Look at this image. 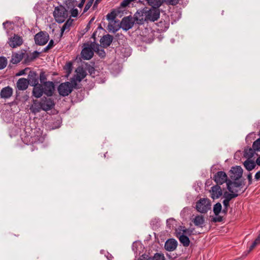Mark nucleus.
I'll return each mask as SVG.
<instances>
[{
	"mask_svg": "<svg viewBox=\"0 0 260 260\" xmlns=\"http://www.w3.org/2000/svg\"><path fill=\"white\" fill-rule=\"evenodd\" d=\"M213 179L218 185L225 182L227 184L228 181L229 180L226 173L223 171H219L216 173L214 176Z\"/></svg>",
	"mask_w": 260,
	"mask_h": 260,
	"instance_id": "obj_10",
	"label": "nucleus"
},
{
	"mask_svg": "<svg viewBox=\"0 0 260 260\" xmlns=\"http://www.w3.org/2000/svg\"><path fill=\"white\" fill-rule=\"evenodd\" d=\"M87 70L91 75L94 74L95 70L94 68L90 66H89L87 68Z\"/></svg>",
	"mask_w": 260,
	"mask_h": 260,
	"instance_id": "obj_50",
	"label": "nucleus"
},
{
	"mask_svg": "<svg viewBox=\"0 0 260 260\" xmlns=\"http://www.w3.org/2000/svg\"><path fill=\"white\" fill-rule=\"evenodd\" d=\"M242 184L241 182H236L230 180L227 182V188L230 192L235 191L238 193L239 190L237 188L241 187Z\"/></svg>",
	"mask_w": 260,
	"mask_h": 260,
	"instance_id": "obj_15",
	"label": "nucleus"
},
{
	"mask_svg": "<svg viewBox=\"0 0 260 260\" xmlns=\"http://www.w3.org/2000/svg\"><path fill=\"white\" fill-rule=\"evenodd\" d=\"M135 1H136V0H123L120 3V7L125 8L128 6L131 2Z\"/></svg>",
	"mask_w": 260,
	"mask_h": 260,
	"instance_id": "obj_42",
	"label": "nucleus"
},
{
	"mask_svg": "<svg viewBox=\"0 0 260 260\" xmlns=\"http://www.w3.org/2000/svg\"><path fill=\"white\" fill-rule=\"evenodd\" d=\"M64 4L68 10L75 8L77 5V2L76 0H64Z\"/></svg>",
	"mask_w": 260,
	"mask_h": 260,
	"instance_id": "obj_29",
	"label": "nucleus"
},
{
	"mask_svg": "<svg viewBox=\"0 0 260 260\" xmlns=\"http://www.w3.org/2000/svg\"><path fill=\"white\" fill-rule=\"evenodd\" d=\"M42 86L44 93L46 95L49 96L53 95L54 90V85L52 82H46L42 85Z\"/></svg>",
	"mask_w": 260,
	"mask_h": 260,
	"instance_id": "obj_13",
	"label": "nucleus"
},
{
	"mask_svg": "<svg viewBox=\"0 0 260 260\" xmlns=\"http://www.w3.org/2000/svg\"><path fill=\"white\" fill-rule=\"evenodd\" d=\"M222 209L221 204L220 203H217L214 205L213 212L216 216L218 215Z\"/></svg>",
	"mask_w": 260,
	"mask_h": 260,
	"instance_id": "obj_34",
	"label": "nucleus"
},
{
	"mask_svg": "<svg viewBox=\"0 0 260 260\" xmlns=\"http://www.w3.org/2000/svg\"><path fill=\"white\" fill-rule=\"evenodd\" d=\"M24 74V71H21L18 74V75H22Z\"/></svg>",
	"mask_w": 260,
	"mask_h": 260,
	"instance_id": "obj_59",
	"label": "nucleus"
},
{
	"mask_svg": "<svg viewBox=\"0 0 260 260\" xmlns=\"http://www.w3.org/2000/svg\"><path fill=\"white\" fill-rule=\"evenodd\" d=\"M53 16L57 22L61 23L63 22L68 17V10L64 7L62 6L56 7L55 8L53 12Z\"/></svg>",
	"mask_w": 260,
	"mask_h": 260,
	"instance_id": "obj_1",
	"label": "nucleus"
},
{
	"mask_svg": "<svg viewBox=\"0 0 260 260\" xmlns=\"http://www.w3.org/2000/svg\"><path fill=\"white\" fill-rule=\"evenodd\" d=\"M255 165L257 164L258 166H260V156L257 158L255 161Z\"/></svg>",
	"mask_w": 260,
	"mask_h": 260,
	"instance_id": "obj_58",
	"label": "nucleus"
},
{
	"mask_svg": "<svg viewBox=\"0 0 260 260\" xmlns=\"http://www.w3.org/2000/svg\"><path fill=\"white\" fill-rule=\"evenodd\" d=\"M255 150L253 148H249L244 150V156L247 159H251L255 154Z\"/></svg>",
	"mask_w": 260,
	"mask_h": 260,
	"instance_id": "obj_31",
	"label": "nucleus"
},
{
	"mask_svg": "<svg viewBox=\"0 0 260 260\" xmlns=\"http://www.w3.org/2000/svg\"><path fill=\"white\" fill-rule=\"evenodd\" d=\"M113 40V37L109 34L104 35L100 39V43L101 47L103 48H107L112 43Z\"/></svg>",
	"mask_w": 260,
	"mask_h": 260,
	"instance_id": "obj_17",
	"label": "nucleus"
},
{
	"mask_svg": "<svg viewBox=\"0 0 260 260\" xmlns=\"http://www.w3.org/2000/svg\"><path fill=\"white\" fill-rule=\"evenodd\" d=\"M22 38L17 35H14L13 37H11L9 39V44L10 46L13 48L18 46H20L22 44Z\"/></svg>",
	"mask_w": 260,
	"mask_h": 260,
	"instance_id": "obj_14",
	"label": "nucleus"
},
{
	"mask_svg": "<svg viewBox=\"0 0 260 260\" xmlns=\"http://www.w3.org/2000/svg\"><path fill=\"white\" fill-rule=\"evenodd\" d=\"M44 93L42 85L37 83L34 85L32 90V94L34 96L39 98L43 95Z\"/></svg>",
	"mask_w": 260,
	"mask_h": 260,
	"instance_id": "obj_19",
	"label": "nucleus"
},
{
	"mask_svg": "<svg viewBox=\"0 0 260 260\" xmlns=\"http://www.w3.org/2000/svg\"><path fill=\"white\" fill-rule=\"evenodd\" d=\"M17 87L20 90H24L28 87V81L25 78H20L17 82Z\"/></svg>",
	"mask_w": 260,
	"mask_h": 260,
	"instance_id": "obj_23",
	"label": "nucleus"
},
{
	"mask_svg": "<svg viewBox=\"0 0 260 260\" xmlns=\"http://www.w3.org/2000/svg\"><path fill=\"white\" fill-rule=\"evenodd\" d=\"M116 14L114 12H112L110 13H108L106 16L107 20H111L112 21H114V20L116 18Z\"/></svg>",
	"mask_w": 260,
	"mask_h": 260,
	"instance_id": "obj_43",
	"label": "nucleus"
},
{
	"mask_svg": "<svg viewBox=\"0 0 260 260\" xmlns=\"http://www.w3.org/2000/svg\"><path fill=\"white\" fill-rule=\"evenodd\" d=\"M42 110L45 111L51 110L54 106V101L51 98H43L41 101Z\"/></svg>",
	"mask_w": 260,
	"mask_h": 260,
	"instance_id": "obj_12",
	"label": "nucleus"
},
{
	"mask_svg": "<svg viewBox=\"0 0 260 260\" xmlns=\"http://www.w3.org/2000/svg\"><path fill=\"white\" fill-rule=\"evenodd\" d=\"M243 169L240 166H236L232 167L229 171V175L230 179L232 181H237L239 180L242 176Z\"/></svg>",
	"mask_w": 260,
	"mask_h": 260,
	"instance_id": "obj_5",
	"label": "nucleus"
},
{
	"mask_svg": "<svg viewBox=\"0 0 260 260\" xmlns=\"http://www.w3.org/2000/svg\"><path fill=\"white\" fill-rule=\"evenodd\" d=\"M46 75L44 73H41V74H40V82L41 83H42L43 84L46 82Z\"/></svg>",
	"mask_w": 260,
	"mask_h": 260,
	"instance_id": "obj_48",
	"label": "nucleus"
},
{
	"mask_svg": "<svg viewBox=\"0 0 260 260\" xmlns=\"http://www.w3.org/2000/svg\"><path fill=\"white\" fill-rule=\"evenodd\" d=\"M22 59L21 54L15 53L13 54L11 59V62L13 63L16 64L19 62Z\"/></svg>",
	"mask_w": 260,
	"mask_h": 260,
	"instance_id": "obj_33",
	"label": "nucleus"
},
{
	"mask_svg": "<svg viewBox=\"0 0 260 260\" xmlns=\"http://www.w3.org/2000/svg\"><path fill=\"white\" fill-rule=\"evenodd\" d=\"M31 112L34 114L40 112L42 110V106L41 101L40 102H34V104L30 107Z\"/></svg>",
	"mask_w": 260,
	"mask_h": 260,
	"instance_id": "obj_25",
	"label": "nucleus"
},
{
	"mask_svg": "<svg viewBox=\"0 0 260 260\" xmlns=\"http://www.w3.org/2000/svg\"><path fill=\"white\" fill-rule=\"evenodd\" d=\"M177 241L174 239H170L166 242L165 244V248L166 250L169 251H173L175 250L177 246Z\"/></svg>",
	"mask_w": 260,
	"mask_h": 260,
	"instance_id": "obj_18",
	"label": "nucleus"
},
{
	"mask_svg": "<svg viewBox=\"0 0 260 260\" xmlns=\"http://www.w3.org/2000/svg\"><path fill=\"white\" fill-rule=\"evenodd\" d=\"M93 2L91 1V0L88 1L87 4H86V5L84 8L83 13H85L89 9V8L91 7V6H92V5L93 4Z\"/></svg>",
	"mask_w": 260,
	"mask_h": 260,
	"instance_id": "obj_44",
	"label": "nucleus"
},
{
	"mask_svg": "<svg viewBox=\"0 0 260 260\" xmlns=\"http://www.w3.org/2000/svg\"><path fill=\"white\" fill-rule=\"evenodd\" d=\"M85 1L86 0H81V2L78 4V6L79 8H82L84 5Z\"/></svg>",
	"mask_w": 260,
	"mask_h": 260,
	"instance_id": "obj_55",
	"label": "nucleus"
},
{
	"mask_svg": "<svg viewBox=\"0 0 260 260\" xmlns=\"http://www.w3.org/2000/svg\"><path fill=\"white\" fill-rule=\"evenodd\" d=\"M252 148L256 151H260V138L253 142Z\"/></svg>",
	"mask_w": 260,
	"mask_h": 260,
	"instance_id": "obj_37",
	"label": "nucleus"
},
{
	"mask_svg": "<svg viewBox=\"0 0 260 260\" xmlns=\"http://www.w3.org/2000/svg\"><path fill=\"white\" fill-rule=\"evenodd\" d=\"M255 179L256 180H260V171L256 173L254 176Z\"/></svg>",
	"mask_w": 260,
	"mask_h": 260,
	"instance_id": "obj_53",
	"label": "nucleus"
},
{
	"mask_svg": "<svg viewBox=\"0 0 260 260\" xmlns=\"http://www.w3.org/2000/svg\"><path fill=\"white\" fill-rule=\"evenodd\" d=\"M107 154V152H106L105 154H104L105 157H106V154Z\"/></svg>",
	"mask_w": 260,
	"mask_h": 260,
	"instance_id": "obj_64",
	"label": "nucleus"
},
{
	"mask_svg": "<svg viewBox=\"0 0 260 260\" xmlns=\"http://www.w3.org/2000/svg\"><path fill=\"white\" fill-rule=\"evenodd\" d=\"M180 231H182V233H181V234H186V235H188L189 236L191 235L192 234V232H193V230H190V229H185L184 227H182V226H180Z\"/></svg>",
	"mask_w": 260,
	"mask_h": 260,
	"instance_id": "obj_39",
	"label": "nucleus"
},
{
	"mask_svg": "<svg viewBox=\"0 0 260 260\" xmlns=\"http://www.w3.org/2000/svg\"><path fill=\"white\" fill-rule=\"evenodd\" d=\"M76 86V85H74L72 82H66L61 83L59 85L58 91L60 95L66 96L71 93L73 88H75Z\"/></svg>",
	"mask_w": 260,
	"mask_h": 260,
	"instance_id": "obj_2",
	"label": "nucleus"
},
{
	"mask_svg": "<svg viewBox=\"0 0 260 260\" xmlns=\"http://www.w3.org/2000/svg\"><path fill=\"white\" fill-rule=\"evenodd\" d=\"M228 208H225L224 207V209L222 210V212L226 213L227 212V211H228Z\"/></svg>",
	"mask_w": 260,
	"mask_h": 260,
	"instance_id": "obj_60",
	"label": "nucleus"
},
{
	"mask_svg": "<svg viewBox=\"0 0 260 260\" xmlns=\"http://www.w3.org/2000/svg\"><path fill=\"white\" fill-rule=\"evenodd\" d=\"M135 21L132 16L124 17L120 23L121 27L124 30H128L134 26Z\"/></svg>",
	"mask_w": 260,
	"mask_h": 260,
	"instance_id": "obj_9",
	"label": "nucleus"
},
{
	"mask_svg": "<svg viewBox=\"0 0 260 260\" xmlns=\"http://www.w3.org/2000/svg\"><path fill=\"white\" fill-rule=\"evenodd\" d=\"M92 46L93 51L97 53L101 57L103 58L105 56L106 53L104 50L102 48L101 45L100 46L98 44L92 42Z\"/></svg>",
	"mask_w": 260,
	"mask_h": 260,
	"instance_id": "obj_21",
	"label": "nucleus"
},
{
	"mask_svg": "<svg viewBox=\"0 0 260 260\" xmlns=\"http://www.w3.org/2000/svg\"><path fill=\"white\" fill-rule=\"evenodd\" d=\"M210 192H211V198L213 200L218 199L222 194V189L218 185L212 186Z\"/></svg>",
	"mask_w": 260,
	"mask_h": 260,
	"instance_id": "obj_16",
	"label": "nucleus"
},
{
	"mask_svg": "<svg viewBox=\"0 0 260 260\" xmlns=\"http://www.w3.org/2000/svg\"><path fill=\"white\" fill-rule=\"evenodd\" d=\"M116 37L119 36V34H117L116 35Z\"/></svg>",
	"mask_w": 260,
	"mask_h": 260,
	"instance_id": "obj_63",
	"label": "nucleus"
},
{
	"mask_svg": "<svg viewBox=\"0 0 260 260\" xmlns=\"http://www.w3.org/2000/svg\"><path fill=\"white\" fill-rule=\"evenodd\" d=\"M115 22L112 21L108 24L107 29L110 32L114 33L119 29V27L118 26L115 25Z\"/></svg>",
	"mask_w": 260,
	"mask_h": 260,
	"instance_id": "obj_32",
	"label": "nucleus"
},
{
	"mask_svg": "<svg viewBox=\"0 0 260 260\" xmlns=\"http://www.w3.org/2000/svg\"><path fill=\"white\" fill-rule=\"evenodd\" d=\"M7 64V60L5 57H0V70L4 69Z\"/></svg>",
	"mask_w": 260,
	"mask_h": 260,
	"instance_id": "obj_36",
	"label": "nucleus"
},
{
	"mask_svg": "<svg viewBox=\"0 0 260 260\" xmlns=\"http://www.w3.org/2000/svg\"><path fill=\"white\" fill-rule=\"evenodd\" d=\"M136 260H151V256L148 254H143Z\"/></svg>",
	"mask_w": 260,
	"mask_h": 260,
	"instance_id": "obj_45",
	"label": "nucleus"
},
{
	"mask_svg": "<svg viewBox=\"0 0 260 260\" xmlns=\"http://www.w3.org/2000/svg\"><path fill=\"white\" fill-rule=\"evenodd\" d=\"M238 196V193L235 191H233V192H228L225 191L223 194V197L224 199L230 201L232 199L236 198Z\"/></svg>",
	"mask_w": 260,
	"mask_h": 260,
	"instance_id": "obj_30",
	"label": "nucleus"
},
{
	"mask_svg": "<svg viewBox=\"0 0 260 260\" xmlns=\"http://www.w3.org/2000/svg\"><path fill=\"white\" fill-rule=\"evenodd\" d=\"M160 16L159 10L157 8H152L146 10V21H155Z\"/></svg>",
	"mask_w": 260,
	"mask_h": 260,
	"instance_id": "obj_7",
	"label": "nucleus"
},
{
	"mask_svg": "<svg viewBox=\"0 0 260 260\" xmlns=\"http://www.w3.org/2000/svg\"><path fill=\"white\" fill-rule=\"evenodd\" d=\"M73 20L69 18L67 20V21L65 22V23L63 25L62 27L61 28V32H60V37H61L64 31L68 32L70 29V27L71 26L73 23Z\"/></svg>",
	"mask_w": 260,
	"mask_h": 260,
	"instance_id": "obj_26",
	"label": "nucleus"
},
{
	"mask_svg": "<svg viewBox=\"0 0 260 260\" xmlns=\"http://www.w3.org/2000/svg\"><path fill=\"white\" fill-rule=\"evenodd\" d=\"M162 3H165L170 5H176L179 3V0H162Z\"/></svg>",
	"mask_w": 260,
	"mask_h": 260,
	"instance_id": "obj_40",
	"label": "nucleus"
},
{
	"mask_svg": "<svg viewBox=\"0 0 260 260\" xmlns=\"http://www.w3.org/2000/svg\"><path fill=\"white\" fill-rule=\"evenodd\" d=\"M71 16L73 17H76L78 15V10L77 9H70Z\"/></svg>",
	"mask_w": 260,
	"mask_h": 260,
	"instance_id": "obj_46",
	"label": "nucleus"
},
{
	"mask_svg": "<svg viewBox=\"0 0 260 260\" xmlns=\"http://www.w3.org/2000/svg\"><path fill=\"white\" fill-rule=\"evenodd\" d=\"M13 93V89L10 86L3 88L1 91V97L3 99H8L10 98Z\"/></svg>",
	"mask_w": 260,
	"mask_h": 260,
	"instance_id": "obj_20",
	"label": "nucleus"
},
{
	"mask_svg": "<svg viewBox=\"0 0 260 260\" xmlns=\"http://www.w3.org/2000/svg\"><path fill=\"white\" fill-rule=\"evenodd\" d=\"M49 47L52 48L54 46V41L53 40H51L49 41V44L47 45Z\"/></svg>",
	"mask_w": 260,
	"mask_h": 260,
	"instance_id": "obj_54",
	"label": "nucleus"
},
{
	"mask_svg": "<svg viewBox=\"0 0 260 260\" xmlns=\"http://www.w3.org/2000/svg\"><path fill=\"white\" fill-rule=\"evenodd\" d=\"M151 260H165V257L163 254L156 253L153 256H151Z\"/></svg>",
	"mask_w": 260,
	"mask_h": 260,
	"instance_id": "obj_35",
	"label": "nucleus"
},
{
	"mask_svg": "<svg viewBox=\"0 0 260 260\" xmlns=\"http://www.w3.org/2000/svg\"><path fill=\"white\" fill-rule=\"evenodd\" d=\"M147 8H144L142 10H139L135 14L133 18L135 23L138 24H143L145 21H146V10Z\"/></svg>",
	"mask_w": 260,
	"mask_h": 260,
	"instance_id": "obj_6",
	"label": "nucleus"
},
{
	"mask_svg": "<svg viewBox=\"0 0 260 260\" xmlns=\"http://www.w3.org/2000/svg\"><path fill=\"white\" fill-rule=\"evenodd\" d=\"M177 237L178 238L180 242L183 246L187 247L189 245L190 240L187 236L184 234H181L180 232H179L177 234Z\"/></svg>",
	"mask_w": 260,
	"mask_h": 260,
	"instance_id": "obj_22",
	"label": "nucleus"
},
{
	"mask_svg": "<svg viewBox=\"0 0 260 260\" xmlns=\"http://www.w3.org/2000/svg\"><path fill=\"white\" fill-rule=\"evenodd\" d=\"M192 221L196 226L203 227L205 222V219L203 215H198L192 219Z\"/></svg>",
	"mask_w": 260,
	"mask_h": 260,
	"instance_id": "obj_24",
	"label": "nucleus"
},
{
	"mask_svg": "<svg viewBox=\"0 0 260 260\" xmlns=\"http://www.w3.org/2000/svg\"><path fill=\"white\" fill-rule=\"evenodd\" d=\"M243 165L245 169L248 171L252 170L256 166L255 162L250 159H247L246 160L243 162Z\"/></svg>",
	"mask_w": 260,
	"mask_h": 260,
	"instance_id": "obj_27",
	"label": "nucleus"
},
{
	"mask_svg": "<svg viewBox=\"0 0 260 260\" xmlns=\"http://www.w3.org/2000/svg\"><path fill=\"white\" fill-rule=\"evenodd\" d=\"M7 23H8V22H4V23H3V25H4V26H5V24H6Z\"/></svg>",
	"mask_w": 260,
	"mask_h": 260,
	"instance_id": "obj_61",
	"label": "nucleus"
},
{
	"mask_svg": "<svg viewBox=\"0 0 260 260\" xmlns=\"http://www.w3.org/2000/svg\"><path fill=\"white\" fill-rule=\"evenodd\" d=\"M212 221L214 222H221L222 221V217L220 216H217L212 218Z\"/></svg>",
	"mask_w": 260,
	"mask_h": 260,
	"instance_id": "obj_49",
	"label": "nucleus"
},
{
	"mask_svg": "<svg viewBox=\"0 0 260 260\" xmlns=\"http://www.w3.org/2000/svg\"><path fill=\"white\" fill-rule=\"evenodd\" d=\"M106 257L108 260H112L113 258V256L112 255V254L108 253L107 255H106Z\"/></svg>",
	"mask_w": 260,
	"mask_h": 260,
	"instance_id": "obj_57",
	"label": "nucleus"
},
{
	"mask_svg": "<svg viewBox=\"0 0 260 260\" xmlns=\"http://www.w3.org/2000/svg\"><path fill=\"white\" fill-rule=\"evenodd\" d=\"M260 243V233L258 235L256 239L255 240V241L252 243L251 245L250 246L249 250H251L253 249L257 245L259 244Z\"/></svg>",
	"mask_w": 260,
	"mask_h": 260,
	"instance_id": "obj_38",
	"label": "nucleus"
},
{
	"mask_svg": "<svg viewBox=\"0 0 260 260\" xmlns=\"http://www.w3.org/2000/svg\"><path fill=\"white\" fill-rule=\"evenodd\" d=\"M229 203L230 201L226 200L225 199L223 201V206L225 208H228L229 206Z\"/></svg>",
	"mask_w": 260,
	"mask_h": 260,
	"instance_id": "obj_51",
	"label": "nucleus"
},
{
	"mask_svg": "<svg viewBox=\"0 0 260 260\" xmlns=\"http://www.w3.org/2000/svg\"><path fill=\"white\" fill-rule=\"evenodd\" d=\"M95 33H94V34H93V35H92V37H93V38H94V37H95Z\"/></svg>",
	"mask_w": 260,
	"mask_h": 260,
	"instance_id": "obj_62",
	"label": "nucleus"
},
{
	"mask_svg": "<svg viewBox=\"0 0 260 260\" xmlns=\"http://www.w3.org/2000/svg\"><path fill=\"white\" fill-rule=\"evenodd\" d=\"M64 70H66V72L68 73V74L69 75V74H70L72 72V64L71 62H68L66 66H64Z\"/></svg>",
	"mask_w": 260,
	"mask_h": 260,
	"instance_id": "obj_41",
	"label": "nucleus"
},
{
	"mask_svg": "<svg viewBox=\"0 0 260 260\" xmlns=\"http://www.w3.org/2000/svg\"><path fill=\"white\" fill-rule=\"evenodd\" d=\"M49 36L46 31H40L37 33L34 37L35 43L40 46L45 45L49 41Z\"/></svg>",
	"mask_w": 260,
	"mask_h": 260,
	"instance_id": "obj_4",
	"label": "nucleus"
},
{
	"mask_svg": "<svg viewBox=\"0 0 260 260\" xmlns=\"http://www.w3.org/2000/svg\"><path fill=\"white\" fill-rule=\"evenodd\" d=\"M147 4L152 6V8H158L162 5V2L161 0H145Z\"/></svg>",
	"mask_w": 260,
	"mask_h": 260,
	"instance_id": "obj_28",
	"label": "nucleus"
},
{
	"mask_svg": "<svg viewBox=\"0 0 260 260\" xmlns=\"http://www.w3.org/2000/svg\"><path fill=\"white\" fill-rule=\"evenodd\" d=\"M50 49H51V48L49 47L48 46V45H47L46 47H45L43 49V50H42V51L41 52H47Z\"/></svg>",
	"mask_w": 260,
	"mask_h": 260,
	"instance_id": "obj_56",
	"label": "nucleus"
},
{
	"mask_svg": "<svg viewBox=\"0 0 260 260\" xmlns=\"http://www.w3.org/2000/svg\"><path fill=\"white\" fill-rule=\"evenodd\" d=\"M41 52H39L37 51H34L31 54H30V59L31 60H33L38 57L39 55Z\"/></svg>",
	"mask_w": 260,
	"mask_h": 260,
	"instance_id": "obj_47",
	"label": "nucleus"
},
{
	"mask_svg": "<svg viewBox=\"0 0 260 260\" xmlns=\"http://www.w3.org/2000/svg\"><path fill=\"white\" fill-rule=\"evenodd\" d=\"M82 50L81 54L82 57L85 60L91 59L93 55V50L92 49V43L90 45L87 44Z\"/></svg>",
	"mask_w": 260,
	"mask_h": 260,
	"instance_id": "obj_11",
	"label": "nucleus"
},
{
	"mask_svg": "<svg viewBox=\"0 0 260 260\" xmlns=\"http://www.w3.org/2000/svg\"><path fill=\"white\" fill-rule=\"evenodd\" d=\"M247 179L248 180V183L249 185H250L252 183V175L251 173H249L248 174Z\"/></svg>",
	"mask_w": 260,
	"mask_h": 260,
	"instance_id": "obj_52",
	"label": "nucleus"
},
{
	"mask_svg": "<svg viewBox=\"0 0 260 260\" xmlns=\"http://www.w3.org/2000/svg\"><path fill=\"white\" fill-rule=\"evenodd\" d=\"M76 74L72 79L71 82L74 85H77V82H80L87 75L86 72L83 68H78L76 70Z\"/></svg>",
	"mask_w": 260,
	"mask_h": 260,
	"instance_id": "obj_8",
	"label": "nucleus"
},
{
	"mask_svg": "<svg viewBox=\"0 0 260 260\" xmlns=\"http://www.w3.org/2000/svg\"><path fill=\"white\" fill-rule=\"evenodd\" d=\"M211 209V203L209 200L201 199L196 203L197 210L202 213H206Z\"/></svg>",
	"mask_w": 260,
	"mask_h": 260,
	"instance_id": "obj_3",
	"label": "nucleus"
}]
</instances>
